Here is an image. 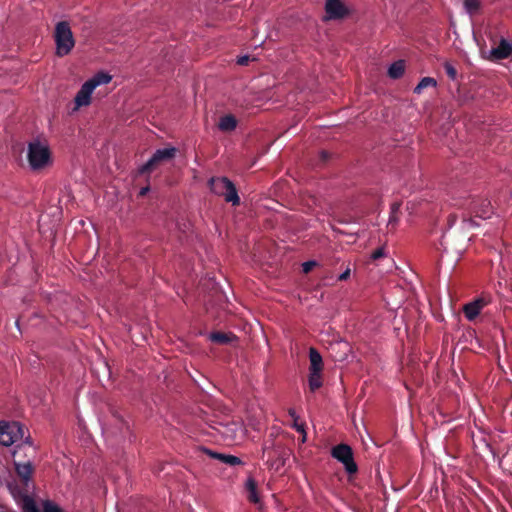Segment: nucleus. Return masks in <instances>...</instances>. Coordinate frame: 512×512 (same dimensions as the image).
Wrapping results in <instances>:
<instances>
[{"label":"nucleus","mask_w":512,"mask_h":512,"mask_svg":"<svg viewBox=\"0 0 512 512\" xmlns=\"http://www.w3.org/2000/svg\"><path fill=\"white\" fill-rule=\"evenodd\" d=\"M26 158L33 171H43L53 165V152L45 136H36L27 144Z\"/></svg>","instance_id":"1"},{"label":"nucleus","mask_w":512,"mask_h":512,"mask_svg":"<svg viewBox=\"0 0 512 512\" xmlns=\"http://www.w3.org/2000/svg\"><path fill=\"white\" fill-rule=\"evenodd\" d=\"M112 75L106 71H98L93 76L85 80L76 92L73 99V111H79L82 108L89 107L93 102L95 90L107 85L112 81Z\"/></svg>","instance_id":"2"},{"label":"nucleus","mask_w":512,"mask_h":512,"mask_svg":"<svg viewBox=\"0 0 512 512\" xmlns=\"http://www.w3.org/2000/svg\"><path fill=\"white\" fill-rule=\"evenodd\" d=\"M55 53L64 57L71 53L75 46V38L71 26L67 21H60L54 29Z\"/></svg>","instance_id":"3"},{"label":"nucleus","mask_w":512,"mask_h":512,"mask_svg":"<svg viewBox=\"0 0 512 512\" xmlns=\"http://www.w3.org/2000/svg\"><path fill=\"white\" fill-rule=\"evenodd\" d=\"M213 428L226 440L234 444L243 442L246 438L247 430L242 422L235 419H223L215 423Z\"/></svg>","instance_id":"4"},{"label":"nucleus","mask_w":512,"mask_h":512,"mask_svg":"<svg viewBox=\"0 0 512 512\" xmlns=\"http://www.w3.org/2000/svg\"><path fill=\"white\" fill-rule=\"evenodd\" d=\"M26 428L18 422L0 421V444L10 446L14 443L23 441L29 442V436H26Z\"/></svg>","instance_id":"5"},{"label":"nucleus","mask_w":512,"mask_h":512,"mask_svg":"<svg viewBox=\"0 0 512 512\" xmlns=\"http://www.w3.org/2000/svg\"><path fill=\"white\" fill-rule=\"evenodd\" d=\"M209 185L213 193L223 196L227 202H231L233 205L239 204L240 199L236 188L229 179L225 177L212 178Z\"/></svg>","instance_id":"6"},{"label":"nucleus","mask_w":512,"mask_h":512,"mask_svg":"<svg viewBox=\"0 0 512 512\" xmlns=\"http://www.w3.org/2000/svg\"><path fill=\"white\" fill-rule=\"evenodd\" d=\"M23 512H64V509L56 502L48 499L36 502L30 497H25L22 501Z\"/></svg>","instance_id":"7"},{"label":"nucleus","mask_w":512,"mask_h":512,"mask_svg":"<svg viewBox=\"0 0 512 512\" xmlns=\"http://www.w3.org/2000/svg\"><path fill=\"white\" fill-rule=\"evenodd\" d=\"M325 21L343 20L350 14V9L343 0H326Z\"/></svg>","instance_id":"8"},{"label":"nucleus","mask_w":512,"mask_h":512,"mask_svg":"<svg viewBox=\"0 0 512 512\" xmlns=\"http://www.w3.org/2000/svg\"><path fill=\"white\" fill-rule=\"evenodd\" d=\"M333 457L343 463L347 472L354 473L357 470L356 464L353 461L352 450L349 446L340 444L332 451Z\"/></svg>","instance_id":"9"},{"label":"nucleus","mask_w":512,"mask_h":512,"mask_svg":"<svg viewBox=\"0 0 512 512\" xmlns=\"http://www.w3.org/2000/svg\"><path fill=\"white\" fill-rule=\"evenodd\" d=\"M176 154V149L174 147H166L163 149L157 150L153 156L147 161V163L142 167V171H151L156 166L164 161H168L172 159Z\"/></svg>","instance_id":"10"},{"label":"nucleus","mask_w":512,"mask_h":512,"mask_svg":"<svg viewBox=\"0 0 512 512\" xmlns=\"http://www.w3.org/2000/svg\"><path fill=\"white\" fill-rule=\"evenodd\" d=\"M490 302L491 296L483 294L474 301L467 303L463 308L465 317L470 321L474 320Z\"/></svg>","instance_id":"11"},{"label":"nucleus","mask_w":512,"mask_h":512,"mask_svg":"<svg viewBox=\"0 0 512 512\" xmlns=\"http://www.w3.org/2000/svg\"><path fill=\"white\" fill-rule=\"evenodd\" d=\"M511 53L512 45L507 41L502 40L497 47L491 48L487 51H482V57L487 60L497 61L508 58Z\"/></svg>","instance_id":"12"},{"label":"nucleus","mask_w":512,"mask_h":512,"mask_svg":"<svg viewBox=\"0 0 512 512\" xmlns=\"http://www.w3.org/2000/svg\"><path fill=\"white\" fill-rule=\"evenodd\" d=\"M236 127H237V119L231 114H227V115L220 117V119L218 121V128L222 132H231V131L235 130Z\"/></svg>","instance_id":"13"},{"label":"nucleus","mask_w":512,"mask_h":512,"mask_svg":"<svg viewBox=\"0 0 512 512\" xmlns=\"http://www.w3.org/2000/svg\"><path fill=\"white\" fill-rule=\"evenodd\" d=\"M310 367L309 371L321 372L323 368V360L318 351L314 348H310L309 351Z\"/></svg>","instance_id":"14"},{"label":"nucleus","mask_w":512,"mask_h":512,"mask_svg":"<svg viewBox=\"0 0 512 512\" xmlns=\"http://www.w3.org/2000/svg\"><path fill=\"white\" fill-rule=\"evenodd\" d=\"M15 469L19 477L24 481H28L32 474V465L30 462L15 463Z\"/></svg>","instance_id":"15"},{"label":"nucleus","mask_w":512,"mask_h":512,"mask_svg":"<svg viewBox=\"0 0 512 512\" xmlns=\"http://www.w3.org/2000/svg\"><path fill=\"white\" fill-rule=\"evenodd\" d=\"M405 71V63L402 60L394 62L388 69V75L393 78L397 79L400 78Z\"/></svg>","instance_id":"16"},{"label":"nucleus","mask_w":512,"mask_h":512,"mask_svg":"<svg viewBox=\"0 0 512 512\" xmlns=\"http://www.w3.org/2000/svg\"><path fill=\"white\" fill-rule=\"evenodd\" d=\"M246 489H247V492H248V499H249V501H251V502H253L255 504H258L260 502V498H259L258 493H257L256 482L254 481V479L249 478L246 481Z\"/></svg>","instance_id":"17"},{"label":"nucleus","mask_w":512,"mask_h":512,"mask_svg":"<svg viewBox=\"0 0 512 512\" xmlns=\"http://www.w3.org/2000/svg\"><path fill=\"white\" fill-rule=\"evenodd\" d=\"M233 339H234V336L232 334L216 332V333H211L209 335V340H211L212 342H215V343H219V344L229 343Z\"/></svg>","instance_id":"18"},{"label":"nucleus","mask_w":512,"mask_h":512,"mask_svg":"<svg viewBox=\"0 0 512 512\" xmlns=\"http://www.w3.org/2000/svg\"><path fill=\"white\" fill-rule=\"evenodd\" d=\"M322 385L321 372L309 371V388L311 391L319 389Z\"/></svg>","instance_id":"19"},{"label":"nucleus","mask_w":512,"mask_h":512,"mask_svg":"<svg viewBox=\"0 0 512 512\" xmlns=\"http://www.w3.org/2000/svg\"><path fill=\"white\" fill-rule=\"evenodd\" d=\"M437 85V82L432 77H424L421 79V81L418 83V85L414 88V93L421 94V92L428 87H435Z\"/></svg>","instance_id":"20"},{"label":"nucleus","mask_w":512,"mask_h":512,"mask_svg":"<svg viewBox=\"0 0 512 512\" xmlns=\"http://www.w3.org/2000/svg\"><path fill=\"white\" fill-rule=\"evenodd\" d=\"M463 5L468 14L474 15L481 8V0H463Z\"/></svg>","instance_id":"21"},{"label":"nucleus","mask_w":512,"mask_h":512,"mask_svg":"<svg viewBox=\"0 0 512 512\" xmlns=\"http://www.w3.org/2000/svg\"><path fill=\"white\" fill-rule=\"evenodd\" d=\"M210 455L213 458H217L220 461L227 463L229 465H237L240 463V459L238 457L232 456V455H224V454H218V453H210Z\"/></svg>","instance_id":"22"},{"label":"nucleus","mask_w":512,"mask_h":512,"mask_svg":"<svg viewBox=\"0 0 512 512\" xmlns=\"http://www.w3.org/2000/svg\"><path fill=\"white\" fill-rule=\"evenodd\" d=\"M474 212L477 217H480L483 219L489 218L490 215L492 214L491 205L488 201H483L481 204V209H475Z\"/></svg>","instance_id":"23"},{"label":"nucleus","mask_w":512,"mask_h":512,"mask_svg":"<svg viewBox=\"0 0 512 512\" xmlns=\"http://www.w3.org/2000/svg\"><path fill=\"white\" fill-rule=\"evenodd\" d=\"M381 258H388L385 246H381L371 254L372 261H378Z\"/></svg>","instance_id":"24"},{"label":"nucleus","mask_w":512,"mask_h":512,"mask_svg":"<svg viewBox=\"0 0 512 512\" xmlns=\"http://www.w3.org/2000/svg\"><path fill=\"white\" fill-rule=\"evenodd\" d=\"M290 415H291V416L293 417V419H294V425H293V426H294V428H295L298 432H300V433H302V434H303L302 441L304 442V441L306 440V435H305V431H304V427H303V425H302V424H299V423L297 422V416L295 415V412H294V411H292V410H291V411H290Z\"/></svg>","instance_id":"25"},{"label":"nucleus","mask_w":512,"mask_h":512,"mask_svg":"<svg viewBox=\"0 0 512 512\" xmlns=\"http://www.w3.org/2000/svg\"><path fill=\"white\" fill-rule=\"evenodd\" d=\"M444 68H445V71H446L447 75L451 79H455L456 78L457 71H456V69L454 68V66L450 62H445L444 63Z\"/></svg>","instance_id":"26"},{"label":"nucleus","mask_w":512,"mask_h":512,"mask_svg":"<svg viewBox=\"0 0 512 512\" xmlns=\"http://www.w3.org/2000/svg\"><path fill=\"white\" fill-rule=\"evenodd\" d=\"M316 265V262L315 261H307L305 263H303L302 265V268H303V271L305 273H308L309 271H311V269Z\"/></svg>","instance_id":"27"},{"label":"nucleus","mask_w":512,"mask_h":512,"mask_svg":"<svg viewBox=\"0 0 512 512\" xmlns=\"http://www.w3.org/2000/svg\"><path fill=\"white\" fill-rule=\"evenodd\" d=\"M350 273H351L350 268H347L343 273H341L339 275L338 279L340 281L347 280L349 278V276H350Z\"/></svg>","instance_id":"28"},{"label":"nucleus","mask_w":512,"mask_h":512,"mask_svg":"<svg viewBox=\"0 0 512 512\" xmlns=\"http://www.w3.org/2000/svg\"><path fill=\"white\" fill-rule=\"evenodd\" d=\"M249 62V56H241L237 59V64L239 65H247Z\"/></svg>","instance_id":"29"},{"label":"nucleus","mask_w":512,"mask_h":512,"mask_svg":"<svg viewBox=\"0 0 512 512\" xmlns=\"http://www.w3.org/2000/svg\"><path fill=\"white\" fill-rule=\"evenodd\" d=\"M473 225V221L472 220H469L465 223V228H469Z\"/></svg>","instance_id":"30"},{"label":"nucleus","mask_w":512,"mask_h":512,"mask_svg":"<svg viewBox=\"0 0 512 512\" xmlns=\"http://www.w3.org/2000/svg\"><path fill=\"white\" fill-rule=\"evenodd\" d=\"M148 191V188H143L140 192L141 195H144Z\"/></svg>","instance_id":"31"},{"label":"nucleus","mask_w":512,"mask_h":512,"mask_svg":"<svg viewBox=\"0 0 512 512\" xmlns=\"http://www.w3.org/2000/svg\"><path fill=\"white\" fill-rule=\"evenodd\" d=\"M388 260H389V262H390V264L392 266L394 264V261L392 259H390V258H388Z\"/></svg>","instance_id":"32"}]
</instances>
